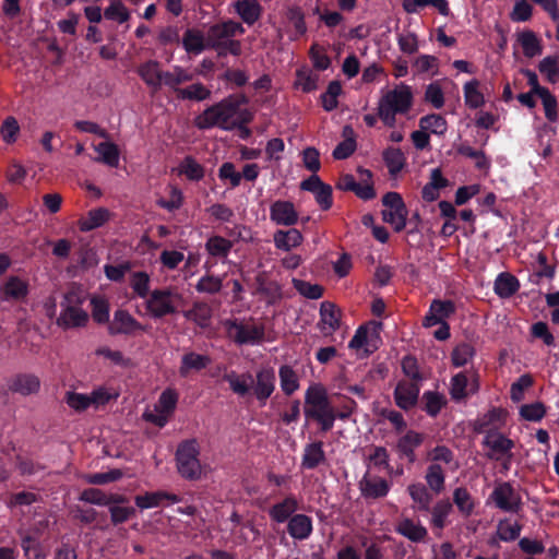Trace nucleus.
I'll list each match as a JSON object with an SVG mask.
<instances>
[{"instance_id": "nucleus-1", "label": "nucleus", "mask_w": 559, "mask_h": 559, "mask_svg": "<svg viewBox=\"0 0 559 559\" xmlns=\"http://www.w3.org/2000/svg\"><path fill=\"white\" fill-rule=\"evenodd\" d=\"M247 103L245 95H230L198 115L194 124L200 130L215 127L225 131L240 129L252 119L251 112L242 108Z\"/></svg>"}, {"instance_id": "nucleus-2", "label": "nucleus", "mask_w": 559, "mask_h": 559, "mask_svg": "<svg viewBox=\"0 0 559 559\" xmlns=\"http://www.w3.org/2000/svg\"><path fill=\"white\" fill-rule=\"evenodd\" d=\"M223 379L236 395L245 397L251 393L260 406H264L275 391V371L269 366L258 369L254 377L249 372L230 371Z\"/></svg>"}, {"instance_id": "nucleus-3", "label": "nucleus", "mask_w": 559, "mask_h": 559, "mask_svg": "<svg viewBox=\"0 0 559 559\" xmlns=\"http://www.w3.org/2000/svg\"><path fill=\"white\" fill-rule=\"evenodd\" d=\"M304 414L318 423L321 432L330 431L336 420V411L331 404L326 389L321 383H311L305 392Z\"/></svg>"}, {"instance_id": "nucleus-4", "label": "nucleus", "mask_w": 559, "mask_h": 559, "mask_svg": "<svg viewBox=\"0 0 559 559\" xmlns=\"http://www.w3.org/2000/svg\"><path fill=\"white\" fill-rule=\"evenodd\" d=\"M412 87L400 83L392 90L382 93L378 102V117L386 127H394L397 115H406L413 107Z\"/></svg>"}, {"instance_id": "nucleus-5", "label": "nucleus", "mask_w": 559, "mask_h": 559, "mask_svg": "<svg viewBox=\"0 0 559 559\" xmlns=\"http://www.w3.org/2000/svg\"><path fill=\"white\" fill-rule=\"evenodd\" d=\"M243 33V26L231 20L212 25L206 34L207 47L214 49L221 57L227 55L239 56L241 53V43L235 37Z\"/></svg>"}, {"instance_id": "nucleus-6", "label": "nucleus", "mask_w": 559, "mask_h": 559, "mask_svg": "<svg viewBox=\"0 0 559 559\" xmlns=\"http://www.w3.org/2000/svg\"><path fill=\"white\" fill-rule=\"evenodd\" d=\"M84 300L85 297L81 293L68 292L60 304L61 312L57 319V325L64 330L85 326L88 314L82 308Z\"/></svg>"}, {"instance_id": "nucleus-7", "label": "nucleus", "mask_w": 559, "mask_h": 559, "mask_svg": "<svg viewBox=\"0 0 559 559\" xmlns=\"http://www.w3.org/2000/svg\"><path fill=\"white\" fill-rule=\"evenodd\" d=\"M228 336L237 345H258L265 338V328L253 319L227 320L224 323Z\"/></svg>"}, {"instance_id": "nucleus-8", "label": "nucleus", "mask_w": 559, "mask_h": 559, "mask_svg": "<svg viewBox=\"0 0 559 559\" xmlns=\"http://www.w3.org/2000/svg\"><path fill=\"white\" fill-rule=\"evenodd\" d=\"M200 449L197 440L190 439L181 442L176 451L177 471L188 480L201 478L202 466L199 461Z\"/></svg>"}, {"instance_id": "nucleus-9", "label": "nucleus", "mask_w": 559, "mask_h": 559, "mask_svg": "<svg viewBox=\"0 0 559 559\" xmlns=\"http://www.w3.org/2000/svg\"><path fill=\"white\" fill-rule=\"evenodd\" d=\"M182 297L171 288L154 289L146 297L145 308L147 313L154 319L174 314L180 307Z\"/></svg>"}, {"instance_id": "nucleus-10", "label": "nucleus", "mask_w": 559, "mask_h": 559, "mask_svg": "<svg viewBox=\"0 0 559 559\" xmlns=\"http://www.w3.org/2000/svg\"><path fill=\"white\" fill-rule=\"evenodd\" d=\"M489 500L503 512L518 513L522 509L520 493L508 481L497 484L489 496Z\"/></svg>"}, {"instance_id": "nucleus-11", "label": "nucleus", "mask_w": 559, "mask_h": 559, "mask_svg": "<svg viewBox=\"0 0 559 559\" xmlns=\"http://www.w3.org/2000/svg\"><path fill=\"white\" fill-rule=\"evenodd\" d=\"M108 330L111 335H134L138 332L146 331V328L129 311L118 309L114 312V318L109 323Z\"/></svg>"}, {"instance_id": "nucleus-12", "label": "nucleus", "mask_w": 559, "mask_h": 559, "mask_svg": "<svg viewBox=\"0 0 559 559\" xmlns=\"http://www.w3.org/2000/svg\"><path fill=\"white\" fill-rule=\"evenodd\" d=\"M391 484L384 478L366 473L359 480V490L366 499L383 498L390 491Z\"/></svg>"}, {"instance_id": "nucleus-13", "label": "nucleus", "mask_w": 559, "mask_h": 559, "mask_svg": "<svg viewBox=\"0 0 559 559\" xmlns=\"http://www.w3.org/2000/svg\"><path fill=\"white\" fill-rule=\"evenodd\" d=\"M419 385L415 381L402 380L394 390V399L396 405L402 409L412 408L418 400Z\"/></svg>"}, {"instance_id": "nucleus-14", "label": "nucleus", "mask_w": 559, "mask_h": 559, "mask_svg": "<svg viewBox=\"0 0 559 559\" xmlns=\"http://www.w3.org/2000/svg\"><path fill=\"white\" fill-rule=\"evenodd\" d=\"M270 218L276 225L293 226L298 222V213L289 201H275L270 207Z\"/></svg>"}, {"instance_id": "nucleus-15", "label": "nucleus", "mask_w": 559, "mask_h": 559, "mask_svg": "<svg viewBox=\"0 0 559 559\" xmlns=\"http://www.w3.org/2000/svg\"><path fill=\"white\" fill-rule=\"evenodd\" d=\"M28 294V284L26 281L17 277L10 276L0 286V297L4 301L17 302L26 298Z\"/></svg>"}, {"instance_id": "nucleus-16", "label": "nucleus", "mask_w": 559, "mask_h": 559, "mask_svg": "<svg viewBox=\"0 0 559 559\" xmlns=\"http://www.w3.org/2000/svg\"><path fill=\"white\" fill-rule=\"evenodd\" d=\"M455 305L451 300H433L430 305L429 312L424 319V326L430 328L439 323L445 322L444 320L453 314Z\"/></svg>"}, {"instance_id": "nucleus-17", "label": "nucleus", "mask_w": 559, "mask_h": 559, "mask_svg": "<svg viewBox=\"0 0 559 559\" xmlns=\"http://www.w3.org/2000/svg\"><path fill=\"white\" fill-rule=\"evenodd\" d=\"M8 388L13 393L26 396L39 391L40 381L35 374L20 373L9 380Z\"/></svg>"}, {"instance_id": "nucleus-18", "label": "nucleus", "mask_w": 559, "mask_h": 559, "mask_svg": "<svg viewBox=\"0 0 559 559\" xmlns=\"http://www.w3.org/2000/svg\"><path fill=\"white\" fill-rule=\"evenodd\" d=\"M341 311L333 302L323 301L320 306L319 328L324 334H332L340 328Z\"/></svg>"}, {"instance_id": "nucleus-19", "label": "nucleus", "mask_w": 559, "mask_h": 559, "mask_svg": "<svg viewBox=\"0 0 559 559\" xmlns=\"http://www.w3.org/2000/svg\"><path fill=\"white\" fill-rule=\"evenodd\" d=\"M322 441H311L304 448L300 466L304 469H314L326 460Z\"/></svg>"}, {"instance_id": "nucleus-20", "label": "nucleus", "mask_w": 559, "mask_h": 559, "mask_svg": "<svg viewBox=\"0 0 559 559\" xmlns=\"http://www.w3.org/2000/svg\"><path fill=\"white\" fill-rule=\"evenodd\" d=\"M312 531V520L310 516L306 514H295L287 522V532L289 536L294 539L305 540L310 537Z\"/></svg>"}, {"instance_id": "nucleus-21", "label": "nucleus", "mask_w": 559, "mask_h": 559, "mask_svg": "<svg viewBox=\"0 0 559 559\" xmlns=\"http://www.w3.org/2000/svg\"><path fill=\"white\" fill-rule=\"evenodd\" d=\"M478 391V383L476 380L468 381L465 372H459L451 379L450 395L454 401H462L469 394Z\"/></svg>"}, {"instance_id": "nucleus-22", "label": "nucleus", "mask_w": 559, "mask_h": 559, "mask_svg": "<svg viewBox=\"0 0 559 559\" xmlns=\"http://www.w3.org/2000/svg\"><path fill=\"white\" fill-rule=\"evenodd\" d=\"M35 532L37 535H33L31 533H20L21 547L23 549L24 556L27 559H47L48 551L45 549L38 538L39 528H36Z\"/></svg>"}, {"instance_id": "nucleus-23", "label": "nucleus", "mask_w": 559, "mask_h": 559, "mask_svg": "<svg viewBox=\"0 0 559 559\" xmlns=\"http://www.w3.org/2000/svg\"><path fill=\"white\" fill-rule=\"evenodd\" d=\"M299 509V503L295 496L289 495L284 500L275 503L269 510L270 518L276 523L288 522Z\"/></svg>"}, {"instance_id": "nucleus-24", "label": "nucleus", "mask_w": 559, "mask_h": 559, "mask_svg": "<svg viewBox=\"0 0 559 559\" xmlns=\"http://www.w3.org/2000/svg\"><path fill=\"white\" fill-rule=\"evenodd\" d=\"M395 531L413 543L424 542L428 535V531L425 526L408 518L400 520L395 525Z\"/></svg>"}, {"instance_id": "nucleus-25", "label": "nucleus", "mask_w": 559, "mask_h": 559, "mask_svg": "<svg viewBox=\"0 0 559 559\" xmlns=\"http://www.w3.org/2000/svg\"><path fill=\"white\" fill-rule=\"evenodd\" d=\"M255 293L261 295L270 305L277 302L282 298V287L275 282L269 280L264 274L255 277Z\"/></svg>"}, {"instance_id": "nucleus-26", "label": "nucleus", "mask_w": 559, "mask_h": 559, "mask_svg": "<svg viewBox=\"0 0 559 559\" xmlns=\"http://www.w3.org/2000/svg\"><path fill=\"white\" fill-rule=\"evenodd\" d=\"M163 73L164 71L160 70L159 63L155 60L146 61L138 68L140 78L154 91L160 90Z\"/></svg>"}, {"instance_id": "nucleus-27", "label": "nucleus", "mask_w": 559, "mask_h": 559, "mask_svg": "<svg viewBox=\"0 0 559 559\" xmlns=\"http://www.w3.org/2000/svg\"><path fill=\"white\" fill-rule=\"evenodd\" d=\"M483 444L495 454L512 456L511 450L514 447V442L496 430H490L486 433Z\"/></svg>"}, {"instance_id": "nucleus-28", "label": "nucleus", "mask_w": 559, "mask_h": 559, "mask_svg": "<svg viewBox=\"0 0 559 559\" xmlns=\"http://www.w3.org/2000/svg\"><path fill=\"white\" fill-rule=\"evenodd\" d=\"M273 241L276 249L289 251L299 247L304 241V237L301 233L296 228H290L287 230L281 229L274 233Z\"/></svg>"}, {"instance_id": "nucleus-29", "label": "nucleus", "mask_w": 559, "mask_h": 559, "mask_svg": "<svg viewBox=\"0 0 559 559\" xmlns=\"http://www.w3.org/2000/svg\"><path fill=\"white\" fill-rule=\"evenodd\" d=\"M193 79V74L182 67L176 66L170 71H164L162 85L169 87L176 93L178 97V91L182 90L181 84L190 82Z\"/></svg>"}, {"instance_id": "nucleus-30", "label": "nucleus", "mask_w": 559, "mask_h": 559, "mask_svg": "<svg viewBox=\"0 0 559 559\" xmlns=\"http://www.w3.org/2000/svg\"><path fill=\"white\" fill-rule=\"evenodd\" d=\"M236 13L248 25L254 24L261 16V5L258 0H236L234 3Z\"/></svg>"}, {"instance_id": "nucleus-31", "label": "nucleus", "mask_w": 559, "mask_h": 559, "mask_svg": "<svg viewBox=\"0 0 559 559\" xmlns=\"http://www.w3.org/2000/svg\"><path fill=\"white\" fill-rule=\"evenodd\" d=\"M381 323H373V332L371 333L368 328L360 326L355 332L354 336L349 341V348L361 349L370 352L369 346L373 345V340L378 338V330L381 329Z\"/></svg>"}, {"instance_id": "nucleus-32", "label": "nucleus", "mask_w": 559, "mask_h": 559, "mask_svg": "<svg viewBox=\"0 0 559 559\" xmlns=\"http://www.w3.org/2000/svg\"><path fill=\"white\" fill-rule=\"evenodd\" d=\"M516 38L518 43L521 45L523 49V53L525 57L534 58L536 56L542 55V41L533 31H523L518 34Z\"/></svg>"}, {"instance_id": "nucleus-33", "label": "nucleus", "mask_w": 559, "mask_h": 559, "mask_svg": "<svg viewBox=\"0 0 559 559\" xmlns=\"http://www.w3.org/2000/svg\"><path fill=\"white\" fill-rule=\"evenodd\" d=\"M453 503L463 518H469L475 510L476 502L465 487H457L453 491Z\"/></svg>"}, {"instance_id": "nucleus-34", "label": "nucleus", "mask_w": 559, "mask_h": 559, "mask_svg": "<svg viewBox=\"0 0 559 559\" xmlns=\"http://www.w3.org/2000/svg\"><path fill=\"white\" fill-rule=\"evenodd\" d=\"M280 385L287 396L293 395L299 389V377L289 365H283L278 369Z\"/></svg>"}, {"instance_id": "nucleus-35", "label": "nucleus", "mask_w": 559, "mask_h": 559, "mask_svg": "<svg viewBox=\"0 0 559 559\" xmlns=\"http://www.w3.org/2000/svg\"><path fill=\"white\" fill-rule=\"evenodd\" d=\"M520 288V283L510 273H500L495 281V293L501 298H509Z\"/></svg>"}, {"instance_id": "nucleus-36", "label": "nucleus", "mask_w": 559, "mask_h": 559, "mask_svg": "<svg viewBox=\"0 0 559 559\" xmlns=\"http://www.w3.org/2000/svg\"><path fill=\"white\" fill-rule=\"evenodd\" d=\"M423 442V436L416 431H407L397 442L399 452L406 456L409 462L415 461V449Z\"/></svg>"}, {"instance_id": "nucleus-37", "label": "nucleus", "mask_w": 559, "mask_h": 559, "mask_svg": "<svg viewBox=\"0 0 559 559\" xmlns=\"http://www.w3.org/2000/svg\"><path fill=\"white\" fill-rule=\"evenodd\" d=\"M452 510L453 506L449 500H439L431 509L430 524L432 528L442 531L448 524L447 519Z\"/></svg>"}, {"instance_id": "nucleus-38", "label": "nucleus", "mask_w": 559, "mask_h": 559, "mask_svg": "<svg viewBox=\"0 0 559 559\" xmlns=\"http://www.w3.org/2000/svg\"><path fill=\"white\" fill-rule=\"evenodd\" d=\"M109 218V211L104 207L92 210L85 217L79 221V227L82 231H90L103 226Z\"/></svg>"}, {"instance_id": "nucleus-39", "label": "nucleus", "mask_w": 559, "mask_h": 559, "mask_svg": "<svg viewBox=\"0 0 559 559\" xmlns=\"http://www.w3.org/2000/svg\"><path fill=\"white\" fill-rule=\"evenodd\" d=\"M183 48L194 55L201 53L207 47V39L200 31L187 29L182 37Z\"/></svg>"}, {"instance_id": "nucleus-40", "label": "nucleus", "mask_w": 559, "mask_h": 559, "mask_svg": "<svg viewBox=\"0 0 559 559\" xmlns=\"http://www.w3.org/2000/svg\"><path fill=\"white\" fill-rule=\"evenodd\" d=\"M343 136L345 140L338 143L332 153L335 159H345L349 157L356 150L354 130L350 126H345L343 128Z\"/></svg>"}, {"instance_id": "nucleus-41", "label": "nucleus", "mask_w": 559, "mask_h": 559, "mask_svg": "<svg viewBox=\"0 0 559 559\" xmlns=\"http://www.w3.org/2000/svg\"><path fill=\"white\" fill-rule=\"evenodd\" d=\"M211 362L210 358L205 355H200L195 353H188L183 355L181 359V366L179 372L182 377H186L190 373V371L202 370Z\"/></svg>"}, {"instance_id": "nucleus-42", "label": "nucleus", "mask_w": 559, "mask_h": 559, "mask_svg": "<svg viewBox=\"0 0 559 559\" xmlns=\"http://www.w3.org/2000/svg\"><path fill=\"white\" fill-rule=\"evenodd\" d=\"M210 97L211 90L206 87L203 83L198 82L178 91L177 98L181 100L203 102L205 99H209Z\"/></svg>"}, {"instance_id": "nucleus-43", "label": "nucleus", "mask_w": 559, "mask_h": 559, "mask_svg": "<svg viewBox=\"0 0 559 559\" xmlns=\"http://www.w3.org/2000/svg\"><path fill=\"white\" fill-rule=\"evenodd\" d=\"M407 207L400 206L394 209H385L382 211V218L390 224L395 231H402L406 226Z\"/></svg>"}, {"instance_id": "nucleus-44", "label": "nucleus", "mask_w": 559, "mask_h": 559, "mask_svg": "<svg viewBox=\"0 0 559 559\" xmlns=\"http://www.w3.org/2000/svg\"><path fill=\"white\" fill-rule=\"evenodd\" d=\"M383 160L391 176H396L405 166L406 158L396 147H388L383 152Z\"/></svg>"}, {"instance_id": "nucleus-45", "label": "nucleus", "mask_w": 559, "mask_h": 559, "mask_svg": "<svg viewBox=\"0 0 559 559\" xmlns=\"http://www.w3.org/2000/svg\"><path fill=\"white\" fill-rule=\"evenodd\" d=\"M413 69L416 74L436 75L439 71V60L432 55H419L413 60Z\"/></svg>"}, {"instance_id": "nucleus-46", "label": "nucleus", "mask_w": 559, "mask_h": 559, "mask_svg": "<svg viewBox=\"0 0 559 559\" xmlns=\"http://www.w3.org/2000/svg\"><path fill=\"white\" fill-rule=\"evenodd\" d=\"M419 126L423 130L437 135L445 134L448 130L447 120L437 114L427 115L420 118Z\"/></svg>"}, {"instance_id": "nucleus-47", "label": "nucleus", "mask_w": 559, "mask_h": 559, "mask_svg": "<svg viewBox=\"0 0 559 559\" xmlns=\"http://www.w3.org/2000/svg\"><path fill=\"white\" fill-rule=\"evenodd\" d=\"M425 479L429 488L436 493H440L444 489V472L439 463H432L428 466Z\"/></svg>"}, {"instance_id": "nucleus-48", "label": "nucleus", "mask_w": 559, "mask_h": 559, "mask_svg": "<svg viewBox=\"0 0 559 559\" xmlns=\"http://www.w3.org/2000/svg\"><path fill=\"white\" fill-rule=\"evenodd\" d=\"M463 91L466 106L472 109H477L484 105L485 98L479 91V82L477 80L465 83Z\"/></svg>"}, {"instance_id": "nucleus-49", "label": "nucleus", "mask_w": 559, "mask_h": 559, "mask_svg": "<svg viewBox=\"0 0 559 559\" xmlns=\"http://www.w3.org/2000/svg\"><path fill=\"white\" fill-rule=\"evenodd\" d=\"M179 174L189 180L199 181L204 177V168L192 156H186L178 167Z\"/></svg>"}, {"instance_id": "nucleus-50", "label": "nucleus", "mask_w": 559, "mask_h": 559, "mask_svg": "<svg viewBox=\"0 0 559 559\" xmlns=\"http://www.w3.org/2000/svg\"><path fill=\"white\" fill-rule=\"evenodd\" d=\"M504 418L506 411L502 408L493 407L476 420L475 430L481 432L489 426L497 428L499 424L504 421Z\"/></svg>"}, {"instance_id": "nucleus-51", "label": "nucleus", "mask_w": 559, "mask_h": 559, "mask_svg": "<svg viewBox=\"0 0 559 559\" xmlns=\"http://www.w3.org/2000/svg\"><path fill=\"white\" fill-rule=\"evenodd\" d=\"M424 411L431 417H436L445 405V397L435 391H427L423 394Z\"/></svg>"}, {"instance_id": "nucleus-52", "label": "nucleus", "mask_w": 559, "mask_h": 559, "mask_svg": "<svg viewBox=\"0 0 559 559\" xmlns=\"http://www.w3.org/2000/svg\"><path fill=\"white\" fill-rule=\"evenodd\" d=\"M207 252L216 258H226L233 248V242L221 236L209 238L205 243Z\"/></svg>"}, {"instance_id": "nucleus-53", "label": "nucleus", "mask_w": 559, "mask_h": 559, "mask_svg": "<svg viewBox=\"0 0 559 559\" xmlns=\"http://www.w3.org/2000/svg\"><path fill=\"white\" fill-rule=\"evenodd\" d=\"M407 490L414 502L418 504L419 510L428 511L430 509L432 497L423 484L409 485Z\"/></svg>"}, {"instance_id": "nucleus-54", "label": "nucleus", "mask_w": 559, "mask_h": 559, "mask_svg": "<svg viewBox=\"0 0 559 559\" xmlns=\"http://www.w3.org/2000/svg\"><path fill=\"white\" fill-rule=\"evenodd\" d=\"M538 70L550 83H556L559 79V56H547L542 59Z\"/></svg>"}, {"instance_id": "nucleus-55", "label": "nucleus", "mask_w": 559, "mask_h": 559, "mask_svg": "<svg viewBox=\"0 0 559 559\" xmlns=\"http://www.w3.org/2000/svg\"><path fill=\"white\" fill-rule=\"evenodd\" d=\"M96 151L100 155L99 160L104 164L110 167L119 165V151L116 144L103 142L97 145Z\"/></svg>"}, {"instance_id": "nucleus-56", "label": "nucleus", "mask_w": 559, "mask_h": 559, "mask_svg": "<svg viewBox=\"0 0 559 559\" xmlns=\"http://www.w3.org/2000/svg\"><path fill=\"white\" fill-rule=\"evenodd\" d=\"M130 287L140 298H146L150 294V275L146 272H134L130 276Z\"/></svg>"}, {"instance_id": "nucleus-57", "label": "nucleus", "mask_w": 559, "mask_h": 559, "mask_svg": "<svg viewBox=\"0 0 559 559\" xmlns=\"http://www.w3.org/2000/svg\"><path fill=\"white\" fill-rule=\"evenodd\" d=\"M342 93V85L338 81L329 83L325 93L321 95V102L324 110L332 111L338 105L337 97Z\"/></svg>"}, {"instance_id": "nucleus-58", "label": "nucleus", "mask_w": 559, "mask_h": 559, "mask_svg": "<svg viewBox=\"0 0 559 559\" xmlns=\"http://www.w3.org/2000/svg\"><path fill=\"white\" fill-rule=\"evenodd\" d=\"M522 531V525L518 522H510L509 520H502L497 526V535L502 542L515 540Z\"/></svg>"}, {"instance_id": "nucleus-59", "label": "nucleus", "mask_w": 559, "mask_h": 559, "mask_svg": "<svg viewBox=\"0 0 559 559\" xmlns=\"http://www.w3.org/2000/svg\"><path fill=\"white\" fill-rule=\"evenodd\" d=\"M185 317L203 328L209 324L211 309L206 304H195L192 309L185 312Z\"/></svg>"}, {"instance_id": "nucleus-60", "label": "nucleus", "mask_w": 559, "mask_h": 559, "mask_svg": "<svg viewBox=\"0 0 559 559\" xmlns=\"http://www.w3.org/2000/svg\"><path fill=\"white\" fill-rule=\"evenodd\" d=\"M457 152L468 158H472L475 162V167L479 170H488L490 168V160L484 153V151L474 150L469 145H461L457 148Z\"/></svg>"}, {"instance_id": "nucleus-61", "label": "nucleus", "mask_w": 559, "mask_h": 559, "mask_svg": "<svg viewBox=\"0 0 559 559\" xmlns=\"http://www.w3.org/2000/svg\"><path fill=\"white\" fill-rule=\"evenodd\" d=\"M223 287V278L212 274H206L198 281L195 289L203 294H217Z\"/></svg>"}, {"instance_id": "nucleus-62", "label": "nucleus", "mask_w": 559, "mask_h": 559, "mask_svg": "<svg viewBox=\"0 0 559 559\" xmlns=\"http://www.w3.org/2000/svg\"><path fill=\"white\" fill-rule=\"evenodd\" d=\"M104 16L107 20L124 23L129 20L130 13L120 0H112L105 9Z\"/></svg>"}, {"instance_id": "nucleus-63", "label": "nucleus", "mask_w": 559, "mask_h": 559, "mask_svg": "<svg viewBox=\"0 0 559 559\" xmlns=\"http://www.w3.org/2000/svg\"><path fill=\"white\" fill-rule=\"evenodd\" d=\"M396 41L400 50L407 55H413L417 52L419 45H418V37L414 32L411 31H403L397 34Z\"/></svg>"}, {"instance_id": "nucleus-64", "label": "nucleus", "mask_w": 559, "mask_h": 559, "mask_svg": "<svg viewBox=\"0 0 559 559\" xmlns=\"http://www.w3.org/2000/svg\"><path fill=\"white\" fill-rule=\"evenodd\" d=\"M475 355V348L468 344V343H461L457 346L454 347L452 352V364L455 367H463L468 361L472 360V358Z\"/></svg>"}]
</instances>
